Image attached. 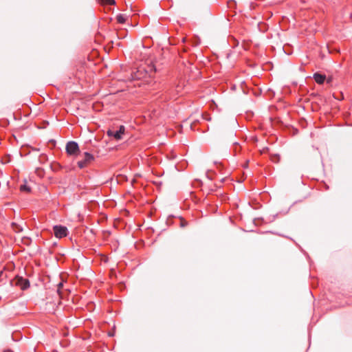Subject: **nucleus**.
<instances>
[{
    "mask_svg": "<svg viewBox=\"0 0 352 352\" xmlns=\"http://www.w3.org/2000/svg\"><path fill=\"white\" fill-rule=\"evenodd\" d=\"M94 160V157L93 155L88 152L84 153V158L82 160H79L78 162V166L80 168H83L87 166L91 162Z\"/></svg>",
    "mask_w": 352,
    "mask_h": 352,
    "instance_id": "nucleus-3",
    "label": "nucleus"
},
{
    "mask_svg": "<svg viewBox=\"0 0 352 352\" xmlns=\"http://www.w3.org/2000/svg\"><path fill=\"white\" fill-rule=\"evenodd\" d=\"M140 73V71L138 70L137 72V74H135V78H142V76H141V74Z\"/></svg>",
    "mask_w": 352,
    "mask_h": 352,
    "instance_id": "nucleus-11",
    "label": "nucleus"
},
{
    "mask_svg": "<svg viewBox=\"0 0 352 352\" xmlns=\"http://www.w3.org/2000/svg\"><path fill=\"white\" fill-rule=\"evenodd\" d=\"M314 80L318 83V84H320V85H322L324 83L325 79H326V76L325 75H323V74H318V73H315L314 74Z\"/></svg>",
    "mask_w": 352,
    "mask_h": 352,
    "instance_id": "nucleus-6",
    "label": "nucleus"
},
{
    "mask_svg": "<svg viewBox=\"0 0 352 352\" xmlns=\"http://www.w3.org/2000/svg\"><path fill=\"white\" fill-rule=\"evenodd\" d=\"M125 132V127L122 125L120 126L119 129L117 131H113L111 129H109L107 131V134L109 137H113L116 140H120L122 138V135Z\"/></svg>",
    "mask_w": 352,
    "mask_h": 352,
    "instance_id": "nucleus-2",
    "label": "nucleus"
},
{
    "mask_svg": "<svg viewBox=\"0 0 352 352\" xmlns=\"http://www.w3.org/2000/svg\"><path fill=\"white\" fill-rule=\"evenodd\" d=\"M65 150L69 155L77 156L80 153L78 144L74 141L68 142L66 144Z\"/></svg>",
    "mask_w": 352,
    "mask_h": 352,
    "instance_id": "nucleus-1",
    "label": "nucleus"
},
{
    "mask_svg": "<svg viewBox=\"0 0 352 352\" xmlns=\"http://www.w3.org/2000/svg\"><path fill=\"white\" fill-rule=\"evenodd\" d=\"M53 229H54V235L57 238L61 239L67 235L68 230L65 226H54Z\"/></svg>",
    "mask_w": 352,
    "mask_h": 352,
    "instance_id": "nucleus-4",
    "label": "nucleus"
},
{
    "mask_svg": "<svg viewBox=\"0 0 352 352\" xmlns=\"http://www.w3.org/2000/svg\"><path fill=\"white\" fill-rule=\"evenodd\" d=\"M21 190L22 191H27V192H30V187H28V186L26 185H22L21 186Z\"/></svg>",
    "mask_w": 352,
    "mask_h": 352,
    "instance_id": "nucleus-10",
    "label": "nucleus"
},
{
    "mask_svg": "<svg viewBox=\"0 0 352 352\" xmlns=\"http://www.w3.org/2000/svg\"><path fill=\"white\" fill-rule=\"evenodd\" d=\"M62 285H63L62 283H59L58 286H59V287H61V286H62Z\"/></svg>",
    "mask_w": 352,
    "mask_h": 352,
    "instance_id": "nucleus-13",
    "label": "nucleus"
},
{
    "mask_svg": "<svg viewBox=\"0 0 352 352\" xmlns=\"http://www.w3.org/2000/svg\"><path fill=\"white\" fill-rule=\"evenodd\" d=\"M15 284L21 287V289H26L30 287V282L28 279L23 278V277L17 276L16 278Z\"/></svg>",
    "mask_w": 352,
    "mask_h": 352,
    "instance_id": "nucleus-5",
    "label": "nucleus"
},
{
    "mask_svg": "<svg viewBox=\"0 0 352 352\" xmlns=\"http://www.w3.org/2000/svg\"><path fill=\"white\" fill-rule=\"evenodd\" d=\"M175 91L177 94H179L181 91V87L179 86H177L175 89Z\"/></svg>",
    "mask_w": 352,
    "mask_h": 352,
    "instance_id": "nucleus-12",
    "label": "nucleus"
},
{
    "mask_svg": "<svg viewBox=\"0 0 352 352\" xmlns=\"http://www.w3.org/2000/svg\"><path fill=\"white\" fill-rule=\"evenodd\" d=\"M127 16L125 14H119L116 16L117 21L119 23H124L126 21Z\"/></svg>",
    "mask_w": 352,
    "mask_h": 352,
    "instance_id": "nucleus-7",
    "label": "nucleus"
},
{
    "mask_svg": "<svg viewBox=\"0 0 352 352\" xmlns=\"http://www.w3.org/2000/svg\"><path fill=\"white\" fill-rule=\"evenodd\" d=\"M7 275L3 270L0 271V282H2L6 278Z\"/></svg>",
    "mask_w": 352,
    "mask_h": 352,
    "instance_id": "nucleus-8",
    "label": "nucleus"
},
{
    "mask_svg": "<svg viewBox=\"0 0 352 352\" xmlns=\"http://www.w3.org/2000/svg\"><path fill=\"white\" fill-rule=\"evenodd\" d=\"M102 2L107 5H113L116 3L115 0H101Z\"/></svg>",
    "mask_w": 352,
    "mask_h": 352,
    "instance_id": "nucleus-9",
    "label": "nucleus"
}]
</instances>
